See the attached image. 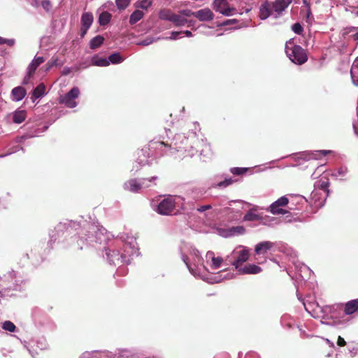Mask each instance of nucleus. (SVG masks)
<instances>
[{
    "mask_svg": "<svg viewBox=\"0 0 358 358\" xmlns=\"http://www.w3.org/2000/svg\"><path fill=\"white\" fill-rule=\"evenodd\" d=\"M92 63L95 66H108L110 64L107 59L99 57L97 55L92 57Z\"/></svg>",
    "mask_w": 358,
    "mask_h": 358,
    "instance_id": "393cba45",
    "label": "nucleus"
},
{
    "mask_svg": "<svg viewBox=\"0 0 358 358\" xmlns=\"http://www.w3.org/2000/svg\"><path fill=\"white\" fill-rule=\"evenodd\" d=\"M273 247V243L269 241H263L255 246V252L258 255H264Z\"/></svg>",
    "mask_w": 358,
    "mask_h": 358,
    "instance_id": "2eb2a0df",
    "label": "nucleus"
},
{
    "mask_svg": "<svg viewBox=\"0 0 358 358\" xmlns=\"http://www.w3.org/2000/svg\"><path fill=\"white\" fill-rule=\"evenodd\" d=\"M249 251L246 248H241V250H234L232 251L230 256H228V259L231 264L234 266V268H238L242 264L249 259Z\"/></svg>",
    "mask_w": 358,
    "mask_h": 358,
    "instance_id": "f03ea898",
    "label": "nucleus"
},
{
    "mask_svg": "<svg viewBox=\"0 0 358 358\" xmlns=\"http://www.w3.org/2000/svg\"><path fill=\"white\" fill-rule=\"evenodd\" d=\"M2 328H3V329L5 331H8L10 332H14L15 329V326L14 323H13L10 321H6V322H4L3 326H2Z\"/></svg>",
    "mask_w": 358,
    "mask_h": 358,
    "instance_id": "2f4dec72",
    "label": "nucleus"
},
{
    "mask_svg": "<svg viewBox=\"0 0 358 358\" xmlns=\"http://www.w3.org/2000/svg\"><path fill=\"white\" fill-rule=\"evenodd\" d=\"M156 180L157 177H152L149 179H143L140 182L136 179H131L124 182V189L134 193L138 192L143 188H147L149 187V184L147 183L146 181L152 182Z\"/></svg>",
    "mask_w": 358,
    "mask_h": 358,
    "instance_id": "20e7f679",
    "label": "nucleus"
},
{
    "mask_svg": "<svg viewBox=\"0 0 358 358\" xmlns=\"http://www.w3.org/2000/svg\"><path fill=\"white\" fill-rule=\"evenodd\" d=\"M169 21L173 23V24L178 27L185 26L187 23V20L180 15L174 16L172 19H171Z\"/></svg>",
    "mask_w": 358,
    "mask_h": 358,
    "instance_id": "a878e982",
    "label": "nucleus"
},
{
    "mask_svg": "<svg viewBox=\"0 0 358 358\" xmlns=\"http://www.w3.org/2000/svg\"><path fill=\"white\" fill-rule=\"evenodd\" d=\"M178 14H176L173 13V11L169 10H163L159 13V17H160L161 20L169 21L171 18L177 15Z\"/></svg>",
    "mask_w": 358,
    "mask_h": 358,
    "instance_id": "bb28decb",
    "label": "nucleus"
},
{
    "mask_svg": "<svg viewBox=\"0 0 358 358\" xmlns=\"http://www.w3.org/2000/svg\"><path fill=\"white\" fill-rule=\"evenodd\" d=\"M45 93V85L43 83H41L34 88L33 91V94H31V99H33V101L35 100L41 98L42 96H43Z\"/></svg>",
    "mask_w": 358,
    "mask_h": 358,
    "instance_id": "aec40b11",
    "label": "nucleus"
},
{
    "mask_svg": "<svg viewBox=\"0 0 358 358\" xmlns=\"http://www.w3.org/2000/svg\"><path fill=\"white\" fill-rule=\"evenodd\" d=\"M239 273L242 275L246 274H257L262 272V268L256 264H247L243 267L238 266V268H236Z\"/></svg>",
    "mask_w": 358,
    "mask_h": 358,
    "instance_id": "1a4fd4ad",
    "label": "nucleus"
},
{
    "mask_svg": "<svg viewBox=\"0 0 358 358\" xmlns=\"http://www.w3.org/2000/svg\"><path fill=\"white\" fill-rule=\"evenodd\" d=\"M290 3L291 0H275L274 2H271V9L278 14H280Z\"/></svg>",
    "mask_w": 358,
    "mask_h": 358,
    "instance_id": "9b49d317",
    "label": "nucleus"
},
{
    "mask_svg": "<svg viewBox=\"0 0 358 358\" xmlns=\"http://www.w3.org/2000/svg\"><path fill=\"white\" fill-rule=\"evenodd\" d=\"M144 16V13L142 10H136L131 13V17H129V24L134 25L139 20H141Z\"/></svg>",
    "mask_w": 358,
    "mask_h": 358,
    "instance_id": "6ab92c4d",
    "label": "nucleus"
},
{
    "mask_svg": "<svg viewBox=\"0 0 358 358\" xmlns=\"http://www.w3.org/2000/svg\"><path fill=\"white\" fill-rule=\"evenodd\" d=\"M303 3H304V5H306L307 6V8H310V4H308L307 0H303Z\"/></svg>",
    "mask_w": 358,
    "mask_h": 358,
    "instance_id": "864d4df0",
    "label": "nucleus"
},
{
    "mask_svg": "<svg viewBox=\"0 0 358 358\" xmlns=\"http://www.w3.org/2000/svg\"><path fill=\"white\" fill-rule=\"evenodd\" d=\"M256 209L251 208L243 217V221H261V215L255 213Z\"/></svg>",
    "mask_w": 358,
    "mask_h": 358,
    "instance_id": "a211bd4d",
    "label": "nucleus"
},
{
    "mask_svg": "<svg viewBox=\"0 0 358 358\" xmlns=\"http://www.w3.org/2000/svg\"><path fill=\"white\" fill-rule=\"evenodd\" d=\"M69 71H71L69 70V69H64V73H64V75H68L69 73Z\"/></svg>",
    "mask_w": 358,
    "mask_h": 358,
    "instance_id": "603ef678",
    "label": "nucleus"
},
{
    "mask_svg": "<svg viewBox=\"0 0 358 358\" xmlns=\"http://www.w3.org/2000/svg\"><path fill=\"white\" fill-rule=\"evenodd\" d=\"M174 209H176V201L173 196H168L159 203L157 213L159 215H170L173 213Z\"/></svg>",
    "mask_w": 358,
    "mask_h": 358,
    "instance_id": "39448f33",
    "label": "nucleus"
},
{
    "mask_svg": "<svg viewBox=\"0 0 358 358\" xmlns=\"http://www.w3.org/2000/svg\"><path fill=\"white\" fill-rule=\"evenodd\" d=\"M319 187L320 189L324 190V192L328 194V187H329V182L326 180H320L319 182Z\"/></svg>",
    "mask_w": 358,
    "mask_h": 358,
    "instance_id": "f704fd0d",
    "label": "nucleus"
},
{
    "mask_svg": "<svg viewBox=\"0 0 358 358\" xmlns=\"http://www.w3.org/2000/svg\"><path fill=\"white\" fill-rule=\"evenodd\" d=\"M179 15L185 17H192L195 15V11H192L191 10H182L180 11V14H178Z\"/></svg>",
    "mask_w": 358,
    "mask_h": 358,
    "instance_id": "4c0bfd02",
    "label": "nucleus"
},
{
    "mask_svg": "<svg viewBox=\"0 0 358 358\" xmlns=\"http://www.w3.org/2000/svg\"><path fill=\"white\" fill-rule=\"evenodd\" d=\"M215 15L210 8H203L195 11L194 17L199 19L201 22H209L213 20Z\"/></svg>",
    "mask_w": 358,
    "mask_h": 358,
    "instance_id": "9d476101",
    "label": "nucleus"
},
{
    "mask_svg": "<svg viewBox=\"0 0 358 358\" xmlns=\"http://www.w3.org/2000/svg\"><path fill=\"white\" fill-rule=\"evenodd\" d=\"M107 60L109 61V63H111L113 64H117L122 63V62L124 59H122L120 53L116 52L110 55L109 57H108Z\"/></svg>",
    "mask_w": 358,
    "mask_h": 358,
    "instance_id": "c85d7f7f",
    "label": "nucleus"
},
{
    "mask_svg": "<svg viewBox=\"0 0 358 358\" xmlns=\"http://www.w3.org/2000/svg\"><path fill=\"white\" fill-rule=\"evenodd\" d=\"M41 4H43V8H44V9H45V10H48V8L50 7V1H48V0H46V1H43V3H41Z\"/></svg>",
    "mask_w": 358,
    "mask_h": 358,
    "instance_id": "49530a36",
    "label": "nucleus"
},
{
    "mask_svg": "<svg viewBox=\"0 0 358 358\" xmlns=\"http://www.w3.org/2000/svg\"><path fill=\"white\" fill-rule=\"evenodd\" d=\"M210 209H212V206L210 205H203L202 206H200V208H197V211L199 213H203L205 210Z\"/></svg>",
    "mask_w": 358,
    "mask_h": 358,
    "instance_id": "79ce46f5",
    "label": "nucleus"
},
{
    "mask_svg": "<svg viewBox=\"0 0 358 358\" xmlns=\"http://www.w3.org/2000/svg\"><path fill=\"white\" fill-rule=\"evenodd\" d=\"M351 38H352L353 41H356V43L358 42V32L351 35Z\"/></svg>",
    "mask_w": 358,
    "mask_h": 358,
    "instance_id": "de8ad7c7",
    "label": "nucleus"
},
{
    "mask_svg": "<svg viewBox=\"0 0 358 358\" xmlns=\"http://www.w3.org/2000/svg\"><path fill=\"white\" fill-rule=\"evenodd\" d=\"M93 22V15L91 13H84L80 18V23H82V27H80V37H84L88 29L90 28L91 24Z\"/></svg>",
    "mask_w": 358,
    "mask_h": 358,
    "instance_id": "6e6552de",
    "label": "nucleus"
},
{
    "mask_svg": "<svg viewBox=\"0 0 358 358\" xmlns=\"http://www.w3.org/2000/svg\"><path fill=\"white\" fill-rule=\"evenodd\" d=\"M292 31L298 35H301L303 32V27L299 23L296 22L292 25Z\"/></svg>",
    "mask_w": 358,
    "mask_h": 358,
    "instance_id": "e433bc0d",
    "label": "nucleus"
},
{
    "mask_svg": "<svg viewBox=\"0 0 358 358\" xmlns=\"http://www.w3.org/2000/svg\"><path fill=\"white\" fill-rule=\"evenodd\" d=\"M183 34H185V36H187V37H191L192 36V33L189 31H185L183 32H182Z\"/></svg>",
    "mask_w": 358,
    "mask_h": 358,
    "instance_id": "8fccbe9b",
    "label": "nucleus"
},
{
    "mask_svg": "<svg viewBox=\"0 0 358 358\" xmlns=\"http://www.w3.org/2000/svg\"><path fill=\"white\" fill-rule=\"evenodd\" d=\"M37 68H38V66L29 65L28 72H27V75L24 76L23 81H22V85H27L29 83V79L34 76Z\"/></svg>",
    "mask_w": 358,
    "mask_h": 358,
    "instance_id": "5701e85b",
    "label": "nucleus"
},
{
    "mask_svg": "<svg viewBox=\"0 0 358 358\" xmlns=\"http://www.w3.org/2000/svg\"><path fill=\"white\" fill-rule=\"evenodd\" d=\"M288 204V199L283 196L273 203L270 206V212L273 215H284L286 210L280 207H285Z\"/></svg>",
    "mask_w": 358,
    "mask_h": 358,
    "instance_id": "0eeeda50",
    "label": "nucleus"
},
{
    "mask_svg": "<svg viewBox=\"0 0 358 358\" xmlns=\"http://www.w3.org/2000/svg\"><path fill=\"white\" fill-rule=\"evenodd\" d=\"M187 260H188L187 257L185 256V255H183L182 256V261H183V262L185 263V265H187V268H189V264H188Z\"/></svg>",
    "mask_w": 358,
    "mask_h": 358,
    "instance_id": "09e8293b",
    "label": "nucleus"
},
{
    "mask_svg": "<svg viewBox=\"0 0 358 358\" xmlns=\"http://www.w3.org/2000/svg\"><path fill=\"white\" fill-rule=\"evenodd\" d=\"M158 143H159V145H163V146H165V147H166V148H170V147H171L170 145H169V144H166V143H164V142H159Z\"/></svg>",
    "mask_w": 358,
    "mask_h": 358,
    "instance_id": "3c124183",
    "label": "nucleus"
},
{
    "mask_svg": "<svg viewBox=\"0 0 358 358\" xmlns=\"http://www.w3.org/2000/svg\"><path fill=\"white\" fill-rule=\"evenodd\" d=\"M346 345V342L344 341V338L341 336L337 338V345L340 347H344Z\"/></svg>",
    "mask_w": 358,
    "mask_h": 358,
    "instance_id": "37998d69",
    "label": "nucleus"
},
{
    "mask_svg": "<svg viewBox=\"0 0 358 358\" xmlns=\"http://www.w3.org/2000/svg\"><path fill=\"white\" fill-rule=\"evenodd\" d=\"M58 59L52 57V59H50L48 63L45 64V71H48L51 68L54 66H57Z\"/></svg>",
    "mask_w": 358,
    "mask_h": 358,
    "instance_id": "72a5a7b5",
    "label": "nucleus"
},
{
    "mask_svg": "<svg viewBox=\"0 0 358 358\" xmlns=\"http://www.w3.org/2000/svg\"><path fill=\"white\" fill-rule=\"evenodd\" d=\"M234 229L236 230V231L238 232V234H243L245 231V229L242 226L236 227L234 228Z\"/></svg>",
    "mask_w": 358,
    "mask_h": 358,
    "instance_id": "c03bdc74",
    "label": "nucleus"
},
{
    "mask_svg": "<svg viewBox=\"0 0 358 358\" xmlns=\"http://www.w3.org/2000/svg\"><path fill=\"white\" fill-rule=\"evenodd\" d=\"M111 18L112 15L108 11H103L100 13L99 17H98V23H99L100 26H106L110 23Z\"/></svg>",
    "mask_w": 358,
    "mask_h": 358,
    "instance_id": "412c9836",
    "label": "nucleus"
},
{
    "mask_svg": "<svg viewBox=\"0 0 358 358\" xmlns=\"http://www.w3.org/2000/svg\"><path fill=\"white\" fill-rule=\"evenodd\" d=\"M139 163L143 164V162L149 157V148H144L138 152Z\"/></svg>",
    "mask_w": 358,
    "mask_h": 358,
    "instance_id": "cd10ccee",
    "label": "nucleus"
},
{
    "mask_svg": "<svg viewBox=\"0 0 358 358\" xmlns=\"http://www.w3.org/2000/svg\"><path fill=\"white\" fill-rule=\"evenodd\" d=\"M148 358H150V357H148ZM152 358H155V357H152Z\"/></svg>",
    "mask_w": 358,
    "mask_h": 358,
    "instance_id": "4d7b16f0",
    "label": "nucleus"
},
{
    "mask_svg": "<svg viewBox=\"0 0 358 358\" xmlns=\"http://www.w3.org/2000/svg\"><path fill=\"white\" fill-rule=\"evenodd\" d=\"M358 310V299H353L344 304L343 312L346 315H351Z\"/></svg>",
    "mask_w": 358,
    "mask_h": 358,
    "instance_id": "ddd939ff",
    "label": "nucleus"
},
{
    "mask_svg": "<svg viewBox=\"0 0 358 358\" xmlns=\"http://www.w3.org/2000/svg\"><path fill=\"white\" fill-rule=\"evenodd\" d=\"M103 42H104V38L101 35H98L92 38V39L90 40V49L94 50L98 48L99 47H100V45H102Z\"/></svg>",
    "mask_w": 358,
    "mask_h": 358,
    "instance_id": "b1692460",
    "label": "nucleus"
},
{
    "mask_svg": "<svg viewBox=\"0 0 358 358\" xmlns=\"http://www.w3.org/2000/svg\"><path fill=\"white\" fill-rule=\"evenodd\" d=\"M285 52L290 61L295 64L301 65L308 60L306 50L300 45L294 44L292 39L285 43Z\"/></svg>",
    "mask_w": 358,
    "mask_h": 358,
    "instance_id": "f257e3e1",
    "label": "nucleus"
},
{
    "mask_svg": "<svg viewBox=\"0 0 358 358\" xmlns=\"http://www.w3.org/2000/svg\"><path fill=\"white\" fill-rule=\"evenodd\" d=\"M6 44L9 47H12L15 44V40L13 39H6L1 36H0V45Z\"/></svg>",
    "mask_w": 358,
    "mask_h": 358,
    "instance_id": "ea45409f",
    "label": "nucleus"
},
{
    "mask_svg": "<svg viewBox=\"0 0 358 358\" xmlns=\"http://www.w3.org/2000/svg\"><path fill=\"white\" fill-rule=\"evenodd\" d=\"M248 171V169H247V168L236 167V168H231V173L236 176H241V175L245 173Z\"/></svg>",
    "mask_w": 358,
    "mask_h": 358,
    "instance_id": "473e14b6",
    "label": "nucleus"
},
{
    "mask_svg": "<svg viewBox=\"0 0 358 358\" xmlns=\"http://www.w3.org/2000/svg\"><path fill=\"white\" fill-rule=\"evenodd\" d=\"M206 258L211 260V268L214 270L218 269L223 262V259L221 257H215V254L211 251L207 252Z\"/></svg>",
    "mask_w": 358,
    "mask_h": 358,
    "instance_id": "4468645a",
    "label": "nucleus"
},
{
    "mask_svg": "<svg viewBox=\"0 0 358 358\" xmlns=\"http://www.w3.org/2000/svg\"><path fill=\"white\" fill-rule=\"evenodd\" d=\"M310 15V8H307V17H308Z\"/></svg>",
    "mask_w": 358,
    "mask_h": 358,
    "instance_id": "6e6d98bb",
    "label": "nucleus"
},
{
    "mask_svg": "<svg viewBox=\"0 0 358 358\" xmlns=\"http://www.w3.org/2000/svg\"><path fill=\"white\" fill-rule=\"evenodd\" d=\"M45 62V59L43 57H36L31 61V65L39 66V65L43 64Z\"/></svg>",
    "mask_w": 358,
    "mask_h": 358,
    "instance_id": "58836bf2",
    "label": "nucleus"
},
{
    "mask_svg": "<svg viewBox=\"0 0 358 358\" xmlns=\"http://www.w3.org/2000/svg\"><path fill=\"white\" fill-rule=\"evenodd\" d=\"M234 182L231 178L224 179L223 181H220L218 183V187H227L232 185Z\"/></svg>",
    "mask_w": 358,
    "mask_h": 358,
    "instance_id": "c9c22d12",
    "label": "nucleus"
},
{
    "mask_svg": "<svg viewBox=\"0 0 358 358\" xmlns=\"http://www.w3.org/2000/svg\"><path fill=\"white\" fill-rule=\"evenodd\" d=\"M180 34H181V32L173 31L172 34H171L170 38L172 39V40H176V37H178V35H179Z\"/></svg>",
    "mask_w": 358,
    "mask_h": 358,
    "instance_id": "a18cd8bd",
    "label": "nucleus"
},
{
    "mask_svg": "<svg viewBox=\"0 0 358 358\" xmlns=\"http://www.w3.org/2000/svg\"><path fill=\"white\" fill-rule=\"evenodd\" d=\"M27 91L22 87H16L12 90L11 96L14 101H20L24 99Z\"/></svg>",
    "mask_w": 358,
    "mask_h": 358,
    "instance_id": "dca6fc26",
    "label": "nucleus"
},
{
    "mask_svg": "<svg viewBox=\"0 0 358 358\" xmlns=\"http://www.w3.org/2000/svg\"><path fill=\"white\" fill-rule=\"evenodd\" d=\"M272 10L270 1H266L263 2L260 6V10H259V17L263 20H266L271 15Z\"/></svg>",
    "mask_w": 358,
    "mask_h": 358,
    "instance_id": "f8f14e48",
    "label": "nucleus"
},
{
    "mask_svg": "<svg viewBox=\"0 0 358 358\" xmlns=\"http://www.w3.org/2000/svg\"><path fill=\"white\" fill-rule=\"evenodd\" d=\"M25 117H27L25 110H16L12 116V120L15 124H20L24 121Z\"/></svg>",
    "mask_w": 358,
    "mask_h": 358,
    "instance_id": "4be33fe9",
    "label": "nucleus"
},
{
    "mask_svg": "<svg viewBox=\"0 0 358 358\" xmlns=\"http://www.w3.org/2000/svg\"><path fill=\"white\" fill-rule=\"evenodd\" d=\"M351 80L354 85L358 87V58L354 60L350 69Z\"/></svg>",
    "mask_w": 358,
    "mask_h": 358,
    "instance_id": "f3484780",
    "label": "nucleus"
},
{
    "mask_svg": "<svg viewBox=\"0 0 358 358\" xmlns=\"http://www.w3.org/2000/svg\"><path fill=\"white\" fill-rule=\"evenodd\" d=\"M152 5L150 0H143L136 3V7L141 9H147Z\"/></svg>",
    "mask_w": 358,
    "mask_h": 358,
    "instance_id": "7c9ffc66",
    "label": "nucleus"
},
{
    "mask_svg": "<svg viewBox=\"0 0 358 358\" xmlns=\"http://www.w3.org/2000/svg\"><path fill=\"white\" fill-rule=\"evenodd\" d=\"M238 22V20H237L236 19H229V20H227L226 21L223 22L222 25L228 26V25H231V24H235Z\"/></svg>",
    "mask_w": 358,
    "mask_h": 358,
    "instance_id": "a19ab883",
    "label": "nucleus"
},
{
    "mask_svg": "<svg viewBox=\"0 0 358 358\" xmlns=\"http://www.w3.org/2000/svg\"><path fill=\"white\" fill-rule=\"evenodd\" d=\"M130 0H116V6L118 10H124L129 6Z\"/></svg>",
    "mask_w": 358,
    "mask_h": 358,
    "instance_id": "c756f323",
    "label": "nucleus"
},
{
    "mask_svg": "<svg viewBox=\"0 0 358 358\" xmlns=\"http://www.w3.org/2000/svg\"><path fill=\"white\" fill-rule=\"evenodd\" d=\"M79 90L78 87H74L64 96L61 97L60 103L65 104L69 108H73L76 106V99L78 97Z\"/></svg>",
    "mask_w": 358,
    "mask_h": 358,
    "instance_id": "423d86ee",
    "label": "nucleus"
},
{
    "mask_svg": "<svg viewBox=\"0 0 358 358\" xmlns=\"http://www.w3.org/2000/svg\"><path fill=\"white\" fill-rule=\"evenodd\" d=\"M321 152L323 153L324 156H326L330 153V151L324 150V151H321Z\"/></svg>",
    "mask_w": 358,
    "mask_h": 358,
    "instance_id": "5fc2aeb1",
    "label": "nucleus"
},
{
    "mask_svg": "<svg viewBox=\"0 0 358 358\" xmlns=\"http://www.w3.org/2000/svg\"><path fill=\"white\" fill-rule=\"evenodd\" d=\"M213 9L224 16H232L237 13V10L230 6L227 0H214L213 1Z\"/></svg>",
    "mask_w": 358,
    "mask_h": 358,
    "instance_id": "7ed1b4c3",
    "label": "nucleus"
}]
</instances>
